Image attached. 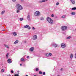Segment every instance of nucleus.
<instances>
[{"label":"nucleus","instance_id":"obj_3","mask_svg":"<svg viewBox=\"0 0 76 76\" xmlns=\"http://www.w3.org/2000/svg\"><path fill=\"white\" fill-rule=\"evenodd\" d=\"M17 9L18 10H22L23 9V8L22 6L19 4H18L16 5Z\"/></svg>","mask_w":76,"mask_h":76},{"label":"nucleus","instance_id":"obj_38","mask_svg":"<svg viewBox=\"0 0 76 76\" xmlns=\"http://www.w3.org/2000/svg\"><path fill=\"white\" fill-rule=\"evenodd\" d=\"M36 71H38V68H37L36 69Z\"/></svg>","mask_w":76,"mask_h":76},{"label":"nucleus","instance_id":"obj_6","mask_svg":"<svg viewBox=\"0 0 76 76\" xmlns=\"http://www.w3.org/2000/svg\"><path fill=\"white\" fill-rule=\"evenodd\" d=\"M24 28H28V29L29 30L31 29V27H29V25H27L25 26H24Z\"/></svg>","mask_w":76,"mask_h":76},{"label":"nucleus","instance_id":"obj_20","mask_svg":"<svg viewBox=\"0 0 76 76\" xmlns=\"http://www.w3.org/2000/svg\"><path fill=\"white\" fill-rule=\"evenodd\" d=\"M19 20H20V21H22V20H23V18H20L19 19Z\"/></svg>","mask_w":76,"mask_h":76},{"label":"nucleus","instance_id":"obj_39","mask_svg":"<svg viewBox=\"0 0 76 76\" xmlns=\"http://www.w3.org/2000/svg\"><path fill=\"white\" fill-rule=\"evenodd\" d=\"M43 75H45V72H44L43 73Z\"/></svg>","mask_w":76,"mask_h":76},{"label":"nucleus","instance_id":"obj_16","mask_svg":"<svg viewBox=\"0 0 76 76\" xmlns=\"http://www.w3.org/2000/svg\"><path fill=\"white\" fill-rule=\"evenodd\" d=\"M40 20H44V18L43 17H41L40 18Z\"/></svg>","mask_w":76,"mask_h":76},{"label":"nucleus","instance_id":"obj_30","mask_svg":"<svg viewBox=\"0 0 76 76\" xmlns=\"http://www.w3.org/2000/svg\"><path fill=\"white\" fill-rule=\"evenodd\" d=\"M71 15H75V12H72L71 13Z\"/></svg>","mask_w":76,"mask_h":76},{"label":"nucleus","instance_id":"obj_40","mask_svg":"<svg viewBox=\"0 0 76 76\" xmlns=\"http://www.w3.org/2000/svg\"><path fill=\"white\" fill-rule=\"evenodd\" d=\"M27 58H29V56H27Z\"/></svg>","mask_w":76,"mask_h":76},{"label":"nucleus","instance_id":"obj_48","mask_svg":"<svg viewBox=\"0 0 76 76\" xmlns=\"http://www.w3.org/2000/svg\"><path fill=\"white\" fill-rule=\"evenodd\" d=\"M34 76H37L36 75H34Z\"/></svg>","mask_w":76,"mask_h":76},{"label":"nucleus","instance_id":"obj_50","mask_svg":"<svg viewBox=\"0 0 76 76\" xmlns=\"http://www.w3.org/2000/svg\"><path fill=\"white\" fill-rule=\"evenodd\" d=\"M75 30H76V28L75 29Z\"/></svg>","mask_w":76,"mask_h":76},{"label":"nucleus","instance_id":"obj_19","mask_svg":"<svg viewBox=\"0 0 76 76\" xmlns=\"http://www.w3.org/2000/svg\"><path fill=\"white\" fill-rule=\"evenodd\" d=\"M5 13V11H3L1 13V14L3 15V14H4Z\"/></svg>","mask_w":76,"mask_h":76},{"label":"nucleus","instance_id":"obj_26","mask_svg":"<svg viewBox=\"0 0 76 76\" xmlns=\"http://www.w3.org/2000/svg\"><path fill=\"white\" fill-rule=\"evenodd\" d=\"M49 56H52V54L51 53H49Z\"/></svg>","mask_w":76,"mask_h":76},{"label":"nucleus","instance_id":"obj_25","mask_svg":"<svg viewBox=\"0 0 76 76\" xmlns=\"http://www.w3.org/2000/svg\"><path fill=\"white\" fill-rule=\"evenodd\" d=\"M65 17H66L65 15H63L62 16V18H65Z\"/></svg>","mask_w":76,"mask_h":76},{"label":"nucleus","instance_id":"obj_49","mask_svg":"<svg viewBox=\"0 0 76 76\" xmlns=\"http://www.w3.org/2000/svg\"><path fill=\"white\" fill-rule=\"evenodd\" d=\"M46 0V1H47V0Z\"/></svg>","mask_w":76,"mask_h":76},{"label":"nucleus","instance_id":"obj_1","mask_svg":"<svg viewBox=\"0 0 76 76\" xmlns=\"http://www.w3.org/2000/svg\"><path fill=\"white\" fill-rule=\"evenodd\" d=\"M47 21L50 23V24H53L54 23V21L52 19L49 17H47L46 18Z\"/></svg>","mask_w":76,"mask_h":76},{"label":"nucleus","instance_id":"obj_37","mask_svg":"<svg viewBox=\"0 0 76 76\" xmlns=\"http://www.w3.org/2000/svg\"><path fill=\"white\" fill-rule=\"evenodd\" d=\"M54 14H52L51 17H54Z\"/></svg>","mask_w":76,"mask_h":76},{"label":"nucleus","instance_id":"obj_2","mask_svg":"<svg viewBox=\"0 0 76 76\" xmlns=\"http://www.w3.org/2000/svg\"><path fill=\"white\" fill-rule=\"evenodd\" d=\"M41 15V12L39 11H36L34 13V15L35 16H39Z\"/></svg>","mask_w":76,"mask_h":76},{"label":"nucleus","instance_id":"obj_31","mask_svg":"<svg viewBox=\"0 0 76 76\" xmlns=\"http://www.w3.org/2000/svg\"><path fill=\"white\" fill-rule=\"evenodd\" d=\"M16 0H12V2H16Z\"/></svg>","mask_w":76,"mask_h":76},{"label":"nucleus","instance_id":"obj_12","mask_svg":"<svg viewBox=\"0 0 76 76\" xmlns=\"http://www.w3.org/2000/svg\"><path fill=\"white\" fill-rule=\"evenodd\" d=\"M34 50V48L33 47L31 48L30 49V50L31 51H33Z\"/></svg>","mask_w":76,"mask_h":76},{"label":"nucleus","instance_id":"obj_42","mask_svg":"<svg viewBox=\"0 0 76 76\" xmlns=\"http://www.w3.org/2000/svg\"><path fill=\"white\" fill-rule=\"evenodd\" d=\"M24 43H26V41H25Z\"/></svg>","mask_w":76,"mask_h":76},{"label":"nucleus","instance_id":"obj_34","mask_svg":"<svg viewBox=\"0 0 76 76\" xmlns=\"http://www.w3.org/2000/svg\"><path fill=\"white\" fill-rule=\"evenodd\" d=\"M4 69H3L1 70L2 72H4Z\"/></svg>","mask_w":76,"mask_h":76},{"label":"nucleus","instance_id":"obj_15","mask_svg":"<svg viewBox=\"0 0 76 76\" xmlns=\"http://www.w3.org/2000/svg\"><path fill=\"white\" fill-rule=\"evenodd\" d=\"M19 42V41L16 40L15 42H14V44H18Z\"/></svg>","mask_w":76,"mask_h":76},{"label":"nucleus","instance_id":"obj_41","mask_svg":"<svg viewBox=\"0 0 76 76\" xmlns=\"http://www.w3.org/2000/svg\"><path fill=\"white\" fill-rule=\"evenodd\" d=\"M7 76H11V75H10V74H9L7 75Z\"/></svg>","mask_w":76,"mask_h":76},{"label":"nucleus","instance_id":"obj_23","mask_svg":"<svg viewBox=\"0 0 76 76\" xmlns=\"http://www.w3.org/2000/svg\"><path fill=\"white\" fill-rule=\"evenodd\" d=\"M21 60L22 61H25V59L23 58H21Z\"/></svg>","mask_w":76,"mask_h":76},{"label":"nucleus","instance_id":"obj_8","mask_svg":"<svg viewBox=\"0 0 76 76\" xmlns=\"http://www.w3.org/2000/svg\"><path fill=\"white\" fill-rule=\"evenodd\" d=\"M27 19L28 20H30V15L28 14V15L27 16Z\"/></svg>","mask_w":76,"mask_h":76},{"label":"nucleus","instance_id":"obj_14","mask_svg":"<svg viewBox=\"0 0 76 76\" xmlns=\"http://www.w3.org/2000/svg\"><path fill=\"white\" fill-rule=\"evenodd\" d=\"M70 1L72 3H73V4H75V0H70Z\"/></svg>","mask_w":76,"mask_h":76},{"label":"nucleus","instance_id":"obj_47","mask_svg":"<svg viewBox=\"0 0 76 76\" xmlns=\"http://www.w3.org/2000/svg\"><path fill=\"white\" fill-rule=\"evenodd\" d=\"M58 76H60V75H58Z\"/></svg>","mask_w":76,"mask_h":76},{"label":"nucleus","instance_id":"obj_24","mask_svg":"<svg viewBox=\"0 0 76 76\" xmlns=\"http://www.w3.org/2000/svg\"><path fill=\"white\" fill-rule=\"evenodd\" d=\"M72 10H76V7H74V8H73L72 9Z\"/></svg>","mask_w":76,"mask_h":76},{"label":"nucleus","instance_id":"obj_10","mask_svg":"<svg viewBox=\"0 0 76 76\" xmlns=\"http://www.w3.org/2000/svg\"><path fill=\"white\" fill-rule=\"evenodd\" d=\"M7 61L9 63H12V60L10 59H8Z\"/></svg>","mask_w":76,"mask_h":76},{"label":"nucleus","instance_id":"obj_22","mask_svg":"<svg viewBox=\"0 0 76 76\" xmlns=\"http://www.w3.org/2000/svg\"><path fill=\"white\" fill-rule=\"evenodd\" d=\"M19 76V73L18 74H16L14 75V76Z\"/></svg>","mask_w":76,"mask_h":76},{"label":"nucleus","instance_id":"obj_9","mask_svg":"<svg viewBox=\"0 0 76 76\" xmlns=\"http://www.w3.org/2000/svg\"><path fill=\"white\" fill-rule=\"evenodd\" d=\"M52 45L53 46V47H57V44H52Z\"/></svg>","mask_w":76,"mask_h":76},{"label":"nucleus","instance_id":"obj_32","mask_svg":"<svg viewBox=\"0 0 76 76\" xmlns=\"http://www.w3.org/2000/svg\"><path fill=\"white\" fill-rule=\"evenodd\" d=\"M46 56L47 57H48L49 56V54L48 53L46 54Z\"/></svg>","mask_w":76,"mask_h":76},{"label":"nucleus","instance_id":"obj_21","mask_svg":"<svg viewBox=\"0 0 76 76\" xmlns=\"http://www.w3.org/2000/svg\"><path fill=\"white\" fill-rule=\"evenodd\" d=\"M13 35H14V36H16L17 34H16V33L15 32L13 33Z\"/></svg>","mask_w":76,"mask_h":76},{"label":"nucleus","instance_id":"obj_45","mask_svg":"<svg viewBox=\"0 0 76 76\" xmlns=\"http://www.w3.org/2000/svg\"><path fill=\"white\" fill-rule=\"evenodd\" d=\"M20 66H22V64H20Z\"/></svg>","mask_w":76,"mask_h":76},{"label":"nucleus","instance_id":"obj_13","mask_svg":"<svg viewBox=\"0 0 76 76\" xmlns=\"http://www.w3.org/2000/svg\"><path fill=\"white\" fill-rule=\"evenodd\" d=\"M46 1L45 0H42L40 1L39 3H44V2H45Z\"/></svg>","mask_w":76,"mask_h":76},{"label":"nucleus","instance_id":"obj_5","mask_svg":"<svg viewBox=\"0 0 76 76\" xmlns=\"http://www.w3.org/2000/svg\"><path fill=\"white\" fill-rule=\"evenodd\" d=\"M61 45L63 48H64L66 47V45L64 43H62L61 44Z\"/></svg>","mask_w":76,"mask_h":76},{"label":"nucleus","instance_id":"obj_18","mask_svg":"<svg viewBox=\"0 0 76 76\" xmlns=\"http://www.w3.org/2000/svg\"><path fill=\"white\" fill-rule=\"evenodd\" d=\"M73 57V55L72 54H71L70 56V58L71 59Z\"/></svg>","mask_w":76,"mask_h":76},{"label":"nucleus","instance_id":"obj_28","mask_svg":"<svg viewBox=\"0 0 76 76\" xmlns=\"http://www.w3.org/2000/svg\"><path fill=\"white\" fill-rule=\"evenodd\" d=\"M58 4H59V2H57L56 4V6H58Z\"/></svg>","mask_w":76,"mask_h":76},{"label":"nucleus","instance_id":"obj_46","mask_svg":"<svg viewBox=\"0 0 76 76\" xmlns=\"http://www.w3.org/2000/svg\"><path fill=\"white\" fill-rule=\"evenodd\" d=\"M25 76H28V75H26Z\"/></svg>","mask_w":76,"mask_h":76},{"label":"nucleus","instance_id":"obj_44","mask_svg":"<svg viewBox=\"0 0 76 76\" xmlns=\"http://www.w3.org/2000/svg\"><path fill=\"white\" fill-rule=\"evenodd\" d=\"M21 1H23V0H21Z\"/></svg>","mask_w":76,"mask_h":76},{"label":"nucleus","instance_id":"obj_36","mask_svg":"<svg viewBox=\"0 0 76 76\" xmlns=\"http://www.w3.org/2000/svg\"><path fill=\"white\" fill-rule=\"evenodd\" d=\"M33 30H35V28H34V27H33L32 28Z\"/></svg>","mask_w":76,"mask_h":76},{"label":"nucleus","instance_id":"obj_29","mask_svg":"<svg viewBox=\"0 0 76 76\" xmlns=\"http://www.w3.org/2000/svg\"><path fill=\"white\" fill-rule=\"evenodd\" d=\"M70 38H71V37H70V36H69V37H68L66 38V39H70Z\"/></svg>","mask_w":76,"mask_h":76},{"label":"nucleus","instance_id":"obj_4","mask_svg":"<svg viewBox=\"0 0 76 76\" xmlns=\"http://www.w3.org/2000/svg\"><path fill=\"white\" fill-rule=\"evenodd\" d=\"M67 28V27L66 26H62L61 27V29H62V31H65V30H66Z\"/></svg>","mask_w":76,"mask_h":76},{"label":"nucleus","instance_id":"obj_17","mask_svg":"<svg viewBox=\"0 0 76 76\" xmlns=\"http://www.w3.org/2000/svg\"><path fill=\"white\" fill-rule=\"evenodd\" d=\"M8 57H9V53H7L6 55V58H8Z\"/></svg>","mask_w":76,"mask_h":76},{"label":"nucleus","instance_id":"obj_33","mask_svg":"<svg viewBox=\"0 0 76 76\" xmlns=\"http://www.w3.org/2000/svg\"><path fill=\"white\" fill-rule=\"evenodd\" d=\"M11 73H14V71H13V70H11Z\"/></svg>","mask_w":76,"mask_h":76},{"label":"nucleus","instance_id":"obj_11","mask_svg":"<svg viewBox=\"0 0 76 76\" xmlns=\"http://www.w3.org/2000/svg\"><path fill=\"white\" fill-rule=\"evenodd\" d=\"M4 46H5V47L6 48H8V49H9V46L7 45L4 44Z\"/></svg>","mask_w":76,"mask_h":76},{"label":"nucleus","instance_id":"obj_43","mask_svg":"<svg viewBox=\"0 0 76 76\" xmlns=\"http://www.w3.org/2000/svg\"><path fill=\"white\" fill-rule=\"evenodd\" d=\"M61 70H63V69L62 68H61Z\"/></svg>","mask_w":76,"mask_h":76},{"label":"nucleus","instance_id":"obj_51","mask_svg":"<svg viewBox=\"0 0 76 76\" xmlns=\"http://www.w3.org/2000/svg\"><path fill=\"white\" fill-rule=\"evenodd\" d=\"M19 71H18V72H19Z\"/></svg>","mask_w":76,"mask_h":76},{"label":"nucleus","instance_id":"obj_35","mask_svg":"<svg viewBox=\"0 0 76 76\" xmlns=\"http://www.w3.org/2000/svg\"><path fill=\"white\" fill-rule=\"evenodd\" d=\"M19 12H20V11H19V10H17V13H19Z\"/></svg>","mask_w":76,"mask_h":76},{"label":"nucleus","instance_id":"obj_27","mask_svg":"<svg viewBox=\"0 0 76 76\" xmlns=\"http://www.w3.org/2000/svg\"><path fill=\"white\" fill-rule=\"evenodd\" d=\"M39 74H42V72L41 71H39Z\"/></svg>","mask_w":76,"mask_h":76},{"label":"nucleus","instance_id":"obj_7","mask_svg":"<svg viewBox=\"0 0 76 76\" xmlns=\"http://www.w3.org/2000/svg\"><path fill=\"white\" fill-rule=\"evenodd\" d=\"M37 39V35H34L33 37V40H36V39Z\"/></svg>","mask_w":76,"mask_h":76}]
</instances>
